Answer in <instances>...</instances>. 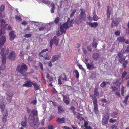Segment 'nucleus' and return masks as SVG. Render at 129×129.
<instances>
[{"mask_svg":"<svg viewBox=\"0 0 129 129\" xmlns=\"http://www.w3.org/2000/svg\"><path fill=\"white\" fill-rule=\"evenodd\" d=\"M70 20V18H68L67 22L63 23L60 26V30H58L57 33V36H59L66 33V29L69 28Z\"/></svg>","mask_w":129,"mask_h":129,"instance_id":"1","label":"nucleus"},{"mask_svg":"<svg viewBox=\"0 0 129 129\" xmlns=\"http://www.w3.org/2000/svg\"><path fill=\"white\" fill-rule=\"evenodd\" d=\"M24 70L26 71L27 70V67L25 64H22L21 66L20 64L18 65L16 70L19 72L22 76H25L26 74Z\"/></svg>","mask_w":129,"mask_h":129,"instance_id":"2","label":"nucleus"},{"mask_svg":"<svg viewBox=\"0 0 129 129\" xmlns=\"http://www.w3.org/2000/svg\"><path fill=\"white\" fill-rule=\"evenodd\" d=\"M39 120L38 118L37 117L35 118L33 120H31L29 122L30 125L33 127L35 129L37 128L40 124Z\"/></svg>","mask_w":129,"mask_h":129,"instance_id":"3","label":"nucleus"},{"mask_svg":"<svg viewBox=\"0 0 129 129\" xmlns=\"http://www.w3.org/2000/svg\"><path fill=\"white\" fill-rule=\"evenodd\" d=\"M92 100L94 104V111L96 114H98V105L97 104V101L96 97H94L92 98Z\"/></svg>","mask_w":129,"mask_h":129,"instance_id":"4","label":"nucleus"},{"mask_svg":"<svg viewBox=\"0 0 129 129\" xmlns=\"http://www.w3.org/2000/svg\"><path fill=\"white\" fill-rule=\"evenodd\" d=\"M58 39L56 36H54L50 42L51 49L52 48V45L53 44H55L56 46H57L59 42Z\"/></svg>","mask_w":129,"mask_h":129,"instance_id":"5","label":"nucleus"},{"mask_svg":"<svg viewBox=\"0 0 129 129\" xmlns=\"http://www.w3.org/2000/svg\"><path fill=\"white\" fill-rule=\"evenodd\" d=\"M123 80L122 79L119 78L116 80H114L112 83L114 85L120 87V85L121 84Z\"/></svg>","mask_w":129,"mask_h":129,"instance_id":"6","label":"nucleus"},{"mask_svg":"<svg viewBox=\"0 0 129 129\" xmlns=\"http://www.w3.org/2000/svg\"><path fill=\"white\" fill-rule=\"evenodd\" d=\"M64 77H63L61 76H60L59 77L58 79V84L60 85L62 84V83L61 81V80H62L63 82L66 81L68 80L67 79V77L65 74L64 73L63 74Z\"/></svg>","mask_w":129,"mask_h":129,"instance_id":"7","label":"nucleus"},{"mask_svg":"<svg viewBox=\"0 0 129 129\" xmlns=\"http://www.w3.org/2000/svg\"><path fill=\"white\" fill-rule=\"evenodd\" d=\"M13 95V93L12 92L6 94V99L7 101V102L8 104L11 102L12 100V98Z\"/></svg>","mask_w":129,"mask_h":129,"instance_id":"8","label":"nucleus"},{"mask_svg":"<svg viewBox=\"0 0 129 129\" xmlns=\"http://www.w3.org/2000/svg\"><path fill=\"white\" fill-rule=\"evenodd\" d=\"M6 40V38L4 36H2L0 38V49H1L4 46Z\"/></svg>","mask_w":129,"mask_h":129,"instance_id":"9","label":"nucleus"},{"mask_svg":"<svg viewBox=\"0 0 129 129\" xmlns=\"http://www.w3.org/2000/svg\"><path fill=\"white\" fill-rule=\"evenodd\" d=\"M1 49V50L0 52V54L2 56H6L9 53V49H7L5 52V50L6 48H2Z\"/></svg>","mask_w":129,"mask_h":129,"instance_id":"10","label":"nucleus"},{"mask_svg":"<svg viewBox=\"0 0 129 129\" xmlns=\"http://www.w3.org/2000/svg\"><path fill=\"white\" fill-rule=\"evenodd\" d=\"M15 57L16 54L14 51H12L10 53L8 56L9 59L14 60H15Z\"/></svg>","mask_w":129,"mask_h":129,"instance_id":"11","label":"nucleus"},{"mask_svg":"<svg viewBox=\"0 0 129 129\" xmlns=\"http://www.w3.org/2000/svg\"><path fill=\"white\" fill-rule=\"evenodd\" d=\"M80 10L81 11V12L79 15L80 17L82 18L84 21H86V18L85 10L82 9H81Z\"/></svg>","mask_w":129,"mask_h":129,"instance_id":"12","label":"nucleus"},{"mask_svg":"<svg viewBox=\"0 0 129 129\" xmlns=\"http://www.w3.org/2000/svg\"><path fill=\"white\" fill-rule=\"evenodd\" d=\"M0 22L1 23V28L2 29H6V27L8 26V24H5L6 22L3 19H1Z\"/></svg>","mask_w":129,"mask_h":129,"instance_id":"13","label":"nucleus"},{"mask_svg":"<svg viewBox=\"0 0 129 129\" xmlns=\"http://www.w3.org/2000/svg\"><path fill=\"white\" fill-rule=\"evenodd\" d=\"M10 37L9 40L10 41L13 40L15 38L16 35L14 34V31H11L9 34Z\"/></svg>","mask_w":129,"mask_h":129,"instance_id":"14","label":"nucleus"},{"mask_svg":"<svg viewBox=\"0 0 129 129\" xmlns=\"http://www.w3.org/2000/svg\"><path fill=\"white\" fill-rule=\"evenodd\" d=\"M117 55L119 58L118 60L119 62L120 63H122L123 61V59L125 58L122 57L123 56V54L121 52H119L118 53Z\"/></svg>","mask_w":129,"mask_h":129,"instance_id":"15","label":"nucleus"},{"mask_svg":"<svg viewBox=\"0 0 129 129\" xmlns=\"http://www.w3.org/2000/svg\"><path fill=\"white\" fill-rule=\"evenodd\" d=\"M5 105L4 104V102L3 101H0V107L2 109V112L3 113H4L5 110Z\"/></svg>","mask_w":129,"mask_h":129,"instance_id":"16","label":"nucleus"},{"mask_svg":"<svg viewBox=\"0 0 129 129\" xmlns=\"http://www.w3.org/2000/svg\"><path fill=\"white\" fill-rule=\"evenodd\" d=\"M3 114L4 117L3 118V120L4 122H5L7 121L6 119L7 118L8 116V112L7 110H5Z\"/></svg>","mask_w":129,"mask_h":129,"instance_id":"17","label":"nucleus"},{"mask_svg":"<svg viewBox=\"0 0 129 129\" xmlns=\"http://www.w3.org/2000/svg\"><path fill=\"white\" fill-rule=\"evenodd\" d=\"M33 83H32L30 80H28L23 85V86L27 87H31L33 84Z\"/></svg>","mask_w":129,"mask_h":129,"instance_id":"18","label":"nucleus"},{"mask_svg":"<svg viewBox=\"0 0 129 129\" xmlns=\"http://www.w3.org/2000/svg\"><path fill=\"white\" fill-rule=\"evenodd\" d=\"M86 64L87 68L89 70H92L94 68V65L93 64L85 63Z\"/></svg>","mask_w":129,"mask_h":129,"instance_id":"19","label":"nucleus"},{"mask_svg":"<svg viewBox=\"0 0 129 129\" xmlns=\"http://www.w3.org/2000/svg\"><path fill=\"white\" fill-rule=\"evenodd\" d=\"M125 58L123 59V61L121 64H122L123 66L124 69H125L126 68V66L128 63V61L127 60H125Z\"/></svg>","mask_w":129,"mask_h":129,"instance_id":"20","label":"nucleus"},{"mask_svg":"<svg viewBox=\"0 0 129 129\" xmlns=\"http://www.w3.org/2000/svg\"><path fill=\"white\" fill-rule=\"evenodd\" d=\"M109 118L104 117L102 119V123L103 125H104L107 124Z\"/></svg>","mask_w":129,"mask_h":129,"instance_id":"21","label":"nucleus"},{"mask_svg":"<svg viewBox=\"0 0 129 129\" xmlns=\"http://www.w3.org/2000/svg\"><path fill=\"white\" fill-rule=\"evenodd\" d=\"M111 88L112 89L113 91H119L120 90V87L119 86H112L111 87Z\"/></svg>","mask_w":129,"mask_h":129,"instance_id":"22","label":"nucleus"},{"mask_svg":"<svg viewBox=\"0 0 129 129\" xmlns=\"http://www.w3.org/2000/svg\"><path fill=\"white\" fill-rule=\"evenodd\" d=\"M65 120V118L64 117H62V118H59L57 119L56 121L59 123H62L64 122Z\"/></svg>","mask_w":129,"mask_h":129,"instance_id":"23","label":"nucleus"},{"mask_svg":"<svg viewBox=\"0 0 129 129\" xmlns=\"http://www.w3.org/2000/svg\"><path fill=\"white\" fill-rule=\"evenodd\" d=\"M59 56L58 55L53 56L52 58L51 61L52 62H54L56 60H58L59 58Z\"/></svg>","mask_w":129,"mask_h":129,"instance_id":"24","label":"nucleus"},{"mask_svg":"<svg viewBox=\"0 0 129 129\" xmlns=\"http://www.w3.org/2000/svg\"><path fill=\"white\" fill-rule=\"evenodd\" d=\"M98 44L97 42L95 41L94 39L93 42L91 43V45L92 47L95 48L97 47Z\"/></svg>","mask_w":129,"mask_h":129,"instance_id":"25","label":"nucleus"},{"mask_svg":"<svg viewBox=\"0 0 129 129\" xmlns=\"http://www.w3.org/2000/svg\"><path fill=\"white\" fill-rule=\"evenodd\" d=\"M118 23L119 22L117 21H112L111 24V27L113 28L114 26H117Z\"/></svg>","mask_w":129,"mask_h":129,"instance_id":"26","label":"nucleus"},{"mask_svg":"<svg viewBox=\"0 0 129 129\" xmlns=\"http://www.w3.org/2000/svg\"><path fill=\"white\" fill-rule=\"evenodd\" d=\"M99 94V92L97 91V89L96 88H95L94 91V94L92 95H90V96L91 97H95V96H98V95Z\"/></svg>","mask_w":129,"mask_h":129,"instance_id":"27","label":"nucleus"},{"mask_svg":"<svg viewBox=\"0 0 129 129\" xmlns=\"http://www.w3.org/2000/svg\"><path fill=\"white\" fill-rule=\"evenodd\" d=\"M93 58L94 60H96L99 58V55L97 53H94L93 54Z\"/></svg>","mask_w":129,"mask_h":129,"instance_id":"28","label":"nucleus"},{"mask_svg":"<svg viewBox=\"0 0 129 129\" xmlns=\"http://www.w3.org/2000/svg\"><path fill=\"white\" fill-rule=\"evenodd\" d=\"M51 13H54V10H55V5L53 3L51 4Z\"/></svg>","mask_w":129,"mask_h":129,"instance_id":"29","label":"nucleus"},{"mask_svg":"<svg viewBox=\"0 0 129 129\" xmlns=\"http://www.w3.org/2000/svg\"><path fill=\"white\" fill-rule=\"evenodd\" d=\"M31 113L34 116L37 115H38V111L36 109L32 110Z\"/></svg>","mask_w":129,"mask_h":129,"instance_id":"30","label":"nucleus"},{"mask_svg":"<svg viewBox=\"0 0 129 129\" xmlns=\"http://www.w3.org/2000/svg\"><path fill=\"white\" fill-rule=\"evenodd\" d=\"M98 25V24L97 22H94L93 23H90V26L91 27H95L97 26Z\"/></svg>","mask_w":129,"mask_h":129,"instance_id":"31","label":"nucleus"},{"mask_svg":"<svg viewBox=\"0 0 129 129\" xmlns=\"http://www.w3.org/2000/svg\"><path fill=\"white\" fill-rule=\"evenodd\" d=\"M117 40L119 42H122L125 41V39L124 38L122 37H120L118 38L117 39Z\"/></svg>","mask_w":129,"mask_h":129,"instance_id":"32","label":"nucleus"},{"mask_svg":"<svg viewBox=\"0 0 129 129\" xmlns=\"http://www.w3.org/2000/svg\"><path fill=\"white\" fill-rule=\"evenodd\" d=\"M82 19L80 18H78L76 19V22L78 24H79L82 21Z\"/></svg>","mask_w":129,"mask_h":129,"instance_id":"33","label":"nucleus"},{"mask_svg":"<svg viewBox=\"0 0 129 129\" xmlns=\"http://www.w3.org/2000/svg\"><path fill=\"white\" fill-rule=\"evenodd\" d=\"M6 66L5 64H2L0 66V70L3 71L4 70L6 69Z\"/></svg>","mask_w":129,"mask_h":129,"instance_id":"34","label":"nucleus"},{"mask_svg":"<svg viewBox=\"0 0 129 129\" xmlns=\"http://www.w3.org/2000/svg\"><path fill=\"white\" fill-rule=\"evenodd\" d=\"M93 19L94 21H97L98 19V18L97 16L96 15L95 13L94 12L93 13Z\"/></svg>","mask_w":129,"mask_h":129,"instance_id":"35","label":"nucleus"},{"mask_svg":"<svg viewBox=\"0 0 129 129\" xmlns=\"http://www.w3.org/2000/svg\"><path fill=\"white\" fill-rule=\"evenodd\" d=\"M6 56H2V63L5 64V63L6 62Z\"/></svg>","mask_w":129,"mask_h":129,"instance_id":"36","label":"nucleus"},{"mask_svg":"<svg viewBox=\"0 0 129 129\" xmlns=\"http://www.w3.org/2000/svg\"><path fill=\"white\" fill-rule=\"evenodd\" d=\"M42 25L43 26L42 27H41L39 28V30L40 31H43L44 30V29L45 28L46 26L45 25H43L42 23Z\"/></svg>","mask_w":129,"mask_h":129,"instance_id":"37","label":"nucleus"},{"mask_svg":"<svg viewBox=\"0 0 129 129\" xmlns=\"http://www.w3.org/2000/svg\"><path fill=\"white\" fill-rule=\"evenodd\" d=\"M107 82H103L100 85V86L102 87H104L106 86L107 84Z\"/></svg>","mask_w":129,"mask_h":129,"instance_id":"38","label":"nucleus"},{"mask_svg":"<svg viewBox=\"0 0 129 129\" xmlns=\"http://www.w3.org/2000/svg\"><path fill=\"white\" fill-rule=\"evenodd\" d=\"M21 125L23 126H26L27 124V121H22L21 122Z\"/></svg>","mask_w":129,"mask_h":129,"instance_id":"39","label":"nucleus"},{"mask_svg":"<svg viewBox=\"0 0 129 129\" xmlns=\"http://www.w3.org/2000/svg\"><path fill=\"white\" fill-rule=\"evenodd\" d=\"M95 78V76L94 74H92L90 77L89 78L91 80L94 79Z\"/></svg>","mask_w":129,"mask_h":129,"instance_id":"40","label":"nucleus"},{"mask_svg":"<svg viewBox=\"0 0 129 129\" xmlns=\"http://www.w3.org/2000/svg\"><path fill=\"white\" fill-rule=\"evenodd\" d=\"M32 84L34 85V88L36 90H37L39 89V86L35 83H33Z\"/></svg>","mask_w":129,"mask_h":129,"instance_id":"41","label":"nucleus"},{"mask_svg":"<svg viewBox=\"0 0 129 129\" xmlns=\"http://www.w3.org/2000/svg\"><path fill=\"white\" fill-rule=\"evenodd\" d=\"M58 111L59 112H61L63 111V109L61 106H59L58 107Z\"/></svg>","mask_w":129,"mask_h":129,"instance_id":"42","label":"nucleus"},{"mask_svg":"<svg viewBox=\"0 0 129 129\" xmlns=\"http://www.w3.org/2000/svg\"><path fill=\"white\" fill-rule=\"evenodd\" d=\"M76 75V77L77 78H78L79 77V73L77 70H75L74 71Z\"/></svg>","mask_w":129,"mask_h":129,"instance_id":"43","label":"nucleus"},{"mask_svg":"<svg viewBox=\"0 0 129 129\" xmlns=\"http://www.w3.org/2000/svg\"><path fill=\"white\" fill-rule=\"evenodd\" d=\"M124 88L123 86L122 88L121 89V93L122 96H124Z\"/></svg>","mask_w":129,"mask_h":129,"instance_id":"44","label":"nucleus"},{"mask_svg":"<svg viewBox=\"0 0 129 129\" xmlns=\"http://www.w3.org/2000/svg\"><path fill=\"white\" fill-rule=\"evenodd\" d=\"M15 18L17 20L20 21H21L22 20L21 17L20 16L16 15L15 16Z\"/></svg>","mask_w":129,"mask_h":129,"instance_id":"45","label":"nucleus"},{"mask_svg":"<svg viewBox=\"0 0 129 129\" xmlns=\"http://www.w3.org/2000/svg\"><path fill=\"white\" fill-rule=\"evenodd\" d=\"M76 10H73L72 12L71 13L70 15V17H72L74 15L75 12H76Z\"/></svg>","mask_w":129,"mask_h":129,"instance_id":"46","label":"nucleus"},{"mask_svg":"<svg viewBox=\"0 0 129 129\" xmlns=\"http://www.w3.org/2000/svg\"><path fill=\"white\" fill-rule=\"evenodd\" d=\"M127 73L126 71H124L122 74L121 77L122 78H124L125 77V76L126 75Z\"/></svg>","mask_w":129,"mask_h":129,"instance_id":"47","label":"nucleus"},{"mask_svg":"<svg viewBox=\"0 0 129 129\" xmlns=\"http://www.w3.org/2000/svg\"><path fill=\"white\" fill-rule=\"evenodd\" d=\"M129 53V45L127 46V49L125 51L124 53Z\"/></svg>","mask_w":129,"mask_h":129,"instance_id":"48","label":"nucleus"},{"mask_svg":"<svg viewBox=\"0 0 129 129\" xmlns=\"http://www.w3.org/2000/svg\"><path fill=\"white\" fill-rule=\"evenodd\" d=\"M5 8V6L3 5L1 6L0 8V10L1 12L3 11L4 9Z\"/></svg>","mask_w":129,"mask_h":129,"instance_id":"49","label":"nucleus"},{"mask_svg":"<svg viewBox=\"0 0 129 129\" xmlns=\"http://www.w3.org/2000/svg\"><path fill=\"white\" fill-rule=\"evenodd\" d=\"M116 120L114 119L111 118L109 120V122L110 123H113L114 122H115Z\"/></svg>","mask_w":129,"mask_h":129,"instance_id":"50","label":"nucleus"},{"mask_svg":"<svg viewBox=\"0 0 129 129\" xmlns=\"http://www.w3.org/2000/svg\"><path fill=\"white\" fill-rule=\"evenodd\" d=\"M74 22V19H72L71 20L69 26L70 27L72 26V24Z\"/></svg>","mask_w":129,"mask_h":129,"instance_id":"51","label":"nucleus"},{"mask_svg":"<svg viewBox=\"0 0 129 129\" xmlns=\"http://www.w3.org/2000/svg\"><path fill=\"white\" fill-rule=\"evenodd\" d=\"M42 2L46 4H49L50 3V2L48 0L46 1H42Z\"/></svg>","mask_w":129,"mask_h":129,"instance_id":"52","label":"nucleus"},{"mask_svg":"<svg viewBox=\"0 0 129 129\" xmlns=\"http://www.w3.org/2000/svg\"><path fill=\"white\" fill-rule=\"evenodd\" d=\"M6 29H4V30H11L12 29V27L10 26H7L6 27Z\"/></svg>","mask_w":129,"mask_h":129,"instance_id":"53","label":"nucleus"},{"mask_svg":"<svg viewBox=\"0 0 129 129\" xmlns=\"http://www.w3.org/2000/svg\"><path fill=\"white\" fill-rule=\"evenodd\" d=\"M31 36V34H26L24 35V37L25 38H29Z\"/></svg>","mask_w":129,"mask_h":129,"instance_id":"54","label":"nucleus"},{"mask_svg":"<svg viewBox=\"0 0 129 129\" xmlns=\"http://www.w3.org/2000/svg\"><path fill=\"white\" fill-rule=\"evenodd\" d=\"M59 17H57L55 19L54 21L55 23H57L59 21Z\"/></svg>","mask_w":129,"mask_h":129,"instance_id":"55","label":"nucleus"},{"mask_svg":"<svg viewBox=\"0 0 129 129\" xmlns=\"http://www.w3.org/2000/svg\"><path fill=\"white\" fill-rule=\"evenodd\" d=\"M64 103L66 105H68L69 104L70 102L68 100H63Z\"/></svg>","mask_w":129,"mask_h":129,"instance_id":"56","label":"nucleus"},{"mask_svg":"<svg viewBox=\"0 0 129 129\" xmlns=\"http://www.w3.org/2000/svg\"><path fill=\"white\" fill-rule=\"evenodd\" d=\"M75 109V108L73 106L71 107L70 108V110L73 112H74Z\"/></svg>","mask_w":129,"mask_h":129,"instance_id":"57","label":"nucleus"},{"mask_svg":"<svg viewBox=\"0 0 129 129\" xmlns=\"http://www.w3.org/2000/svg\"><path fill=\"white\" fill-rule=\"evenodd\" d=\"M39 65L41 70H43V65L42 64L41 62H40L39 63Z\"/></svg>","mask_w":129,"mask_h":129,"instance_id":"58","label":"nucleus"},{"mask_svg":"<svg viewBox=\"0 0 129 129\" xmlns=\"http://www.w3.org/2000/svg\"><path fill=\"white\" fill-rule=\"evenodd\" d=\"M111 7L109 6H108L107 8V13H111Z\"/></svg>","mask_w":129,"mask_h":129,"instance_id":"59","label":"nucleus"},{"mask_svg":"<svg viewBox=\"0 0 129 129\" xmlns=\"http://www.w3.org/2000/svg\"><path fill=\"white\" fill-rule=\"evenodd\" d=\"M88 50L89 51L91 52L92 51V48L90 46H88L87 47Z\"/></svg>","mask_w":129,"mask_h":129,"instance_id":"60","label":"nucleus"},{"mask_svg":"<svg viewBox=\"0 0 129 129\" xmlns=\"http://www.w3.org/2000/svg\"><path fill=\"white\" fill-rule=\"evenodd\" d=\"M120 31H119L117 30L116 31V32H115V35L116 36H119V35L120 34Z\"/></svg>","mask_w":129,"mask_h":129,"instance_id":"61","label":"nucleus"},{"mask_svg":"<svg viewBox=\"0 0 129 129\" xmlns=\"http://www.w3.org/2000/svg\"><path fill=\"white\" fill-rule=\"evenodd\" d=\"M77 117L78 119H81V116L80 114L79 113H77Z\"/></svg>","mask_w":129,"mask_h":129,"instance_id":"62","label":"nucleus"},{"mask_svg":"<svg viewBox=\"0 0 129 129\" xmlns=\"http://www.w3.org/2000/svg\"><path fill=\"white\" fill-rule=\"evenodd\" d=\"M85 127V129H93L91 127L88 125Z\"/></svg>","mask_w":129,"mask_h":129,"instance_id":"63","label":"nucleus"},{"mask_svg":"<svg viewBox=\"0 0 129 129\" xmlns=\"http://www.w3.org/2000/svg\"><path fill=\"white\" fill-rule=\"evenodd\" d=\"M111 128L112 129H117V127L114 125L112 126Z\"/></svg>","mask_w":129,"mask_h":129,"instance_id":"64","label":"nucleus"}]
</instances>
